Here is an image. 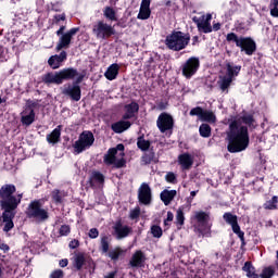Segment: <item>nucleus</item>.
Instances as JSON below:
<instances>
[{
    "instance_id": "30",
    "label": "nucleus",
    "mask_w": 278,
    "mask_h": 278,
    "mask_svg": "<svg viewBox=\"0 0 278 278\" xmlns=\"http://www.w3.org/2000/svg\"><path fill=\"white\" fill-rule=\"evenodd\" d=\"M112 242V239L108 235H103L100 238V247L99 251L102 255H106L110 252V243Z\"/></svg>"
},
{
    "instance_id": "37",
    "label": "nucleus",
    "mask_w": 278,
    "mask_h": 278,
    "mask_svg": "<svg viewBox=\"0 0 278 278\" xmlns=\"http://www.w3.org/2000/svg\"><path fill=\"white\" fill-rule=\"evenodd\" d=\"M263 207L264 210H277L278 207V197L277 195H274L270 200L266 201L264 204H263Z\"/></svg>"
},
{
    "instance_id": "46",
    "label": "nucleus",
    "mask_w": 278,
    "mask_h": 278,
    "mask_svg": "<svg viewBox=\"0 0 278 278\" xmlns=\"http://www.w3.org/2000/svg\"><path fill=\"white\" fill-rule=\"evenodd\" d=\"M151 233H152L153 238H162L164 232L162 230V227H160L157 225H153V226H151Z\"/></svg>"
},
{
    "instance_id": "63",
    "label": "nucleus",
    "mask_w": 278,
    "mask_h": 278,
    "mask_svg": "<svg viewBox=\"0 0 278 278\" xmlns=\"http://www.w3.org/2000/svg\"><path fill=\"white\" fill-rule=\"evenodd\" d=\"M270 16H274V18H278V7H274L270 9Z\"/></svg>"
},
{
    "instance_id": "50",
    "label": "nucleus",
    "mask_w": 278,
    "mask_h": 278,
    "mask_svg": "<svg viewBox=\"0 0 278 278\" xmlns=\"http://www.w3.org/2000/svg\"><path fill=\"white\" fill-rule=\"evenodd\" d=\"M129 218L130 220H138V218H140V206H136L130 211Z\"/></svg>"
},
{
    "instance_id": "26",
    "label": "nucleus",
    "mask_w": 278,
    "mask_h": 278,
    "mask_svg": "<svg viewBox=\"0 0 278 278\" xmlns=\"http://www.w3.org/2000/svg\"><path fill=\"white\" fill-rule=\"evenodd\" d=\"M118 71H121L118 63H113L108 67L106 72L104 73V77L109 79V81H114V79L118 77Z\"/></svg>"
},
{
    "instance_id": "62",
    "label": "nucleus",
    "mask_w": 278,
    "mask_h": 278,
    "mask_svg": "<svg viewBox=\"0 0 278 278\" xmlns=\"http://www.w3.org/2000/svg\"><path fill=\"white\" fill-rule=\"evenodd\" d=\"M52 11L53 12H62V4H60L58 2L52 4Z\"/></svg>"
},
{
    "instance_id": "19",
    "label": "nucleus",
    "mask_w": 278,
    "mask_h": 278,
    "mask_svg": "<svg viewBox=\"0 0 278 278\" xmlns=\"http://www.w3.org/2000/svg\"><path fill=\"white\" fill-rule=\"evenodd\" d=\"M146 262L147 255L144 254V252H142V250H137L129 261V266L131 268H144Z\"/></svg>"
},
{
    "instance_id": "12",
    "label": "nucleus",
    "mask_w": 278,
    "mask_h": 278,
    "mask_svg": "<svg viewBox=\"0 0 278 278\" xmlns=\"http://www.w3.org/2000/svg\"><path fill=\"white\" fill-rule=\"evenodd\" d=\"M79 33V27H73L70 30L65 31L64 35L59 36L56 42L55 51L60 52L64 49H71V42H73V37Z\"/></svg>"
},
{
    "instance_id": "43",
    "label": "nucleus",
    "mask_w": 278,
    "mask_h": 278,
    "mask_svg": "<svg viewBox=\"0 0 278 278\" xmlns=\"http://www.w3.org/2000/svg\"><path fill=\"white\" fill-rule=\"evenodd\" d=\"M137 18H139V21H148V18H151V9L140 7Z\"/></svg>"
},
{
    "instance_id": "28",
    "label": "nucleus",
    "mask_w": 278,
    "mask_h": 278,
    "mask_svg": "<svg viewBox=\"0 0 278 278\" xmlns=\"http://www.w3.org/2000/svg\"><path fill=\"white\" fill-rule=\"evenodd\" d=\"M161 201L164 202V205H170V202L177 197V190L164 189L161 192Z\"/></svg>"
},
{
    "instance_id": "39",
    "label": "nucleus",
    "mask_w": 278,
    "mask_h": 278,
    "mask_svg": "<svg viewBox=\"0 0 278 278\" xmlns=\"http://www.w3.org/2000/svg\"><path fill=\"white\" fill-rule=\"evenodd\" d=\"M125 110L126 112H128V114H132L136 116V114L140 112V104H138V102L136 101H132L131 103L125 105Z\"/></svg>"
},
{
    "instance_id": "21",
    "label": "nucleus",
    "mask_w": 278,
    "mask_h": 278,
    "mask_svg": "<svg viewBox=\"0 0 278 278\" xmlns=\"http://www.w3.org/2000/svg\"><path fill=\"white\" fill-rule=\"evenodd\" d=\"M159 162L160 157L155 155V150L153 148L146 151L140 159L141 166H149V164H157Z\"/></svg>"
},
{
    "instance_id": "55",
    "label": "nucleus",
    "mask_w": 278,
    "mask_h": 278,
    "mask_svg": "<svg viewBox=\"0 0 278 278\" xmlns=\"http://www.w3.org/2000/svg\"><path fill=\"white\" fill-rule=\"evenodd\" d=\"M86 77V72H83L81 74L77 75V78L75 79V81H73L74 85L79 86V84H81V81H84V78Z\"/></svg>"
},
{
    "instance_id": "32",
    "label": "nucleus",
    "mask_w": 278,
    "mask_h": 278,
    "mask_svg": "<svg viewBox=\"0 0 278 278\" xmlns=\"http://www.w3.org/2000/svg\"><path fill=\"white\" fill-rule=\"evenodd\" d=\"M103 162L106 166H112L116 162V150L110 148L104 154Z\"/></svg>"
},
{
    "instance_id": "2",
    "label": "nucleus",
    "mask_w": 278,
    "mask_h": 278,
    "mask_svg": "<svg viewBox=\"0 0 278 278\" xmlns=\"http://www.w3.org/2000/svg\"><path fill=\"white\" fill-rule=\"evenodd\" d=\"M226 140L227 151L229 153H242V151H247L251 142L249 127L242 125L241 121L233 119L228 125Z\"/></svg>"
},
{
    "instance_id": "64",
    "label": "nucleus",
    "mask_w": 278,
    "mask_h": 278,
    "mask_svg": "<svg viewBox=\"0 0 278 278\" xmlns=\"http://www.w3.org/2000/svg\"><path fill=\"white\" fill-rule=\"evenodd\" d=\"M0 250L3 251V253H8L10 251V245L8 243L0 244Z\"/></svg>"
},
{
    "instance_id": "16",
    "label": "nucleus",
    "mask_w": 278,
    "mask_h": 278,
    "mask_svg": "<svg viewBox=\"0 0 278 278\" xmlns=\"http://www.w3.org/2000/svg\"><path fill=\"white\" fill-rule=\"evenodd\" d=\"M192 21L197 24L198 31L212 34V14L202 15L201 17L193 16Z\"/></svg>"
},
{
    "instance_id": "31",
    "label": "nucleus",
    "mask_w": 278,
    "mask_h": 278,
    "mask_svg": "<svg viewBox=\"0 0 278 278\" xmlns=\"http://www.w3.org/2000/svg\"><path fill=\"white\" fill-rule=\"evenodd\" d=\"M106 257H110L112 262H118L122 255H125V251L121 247H116L113 250H109V253L105 254Z\"/></svg>"
},
{
    "instance_id": "10",
    "label": "nucleus",
    "mask_w": 278,
    "mask_h": 278,
    "mask_svg": "<svg viewBox=\"0 0 278 278\" xmlns=\"http://www.w3.org/2000/svg\"><path fill=\"white\" fill-rule=\"evenodd\" d=\"M223 219L227 225H230L232 229V233H235L240 242L241 247H247V240L244 239V231L240 228V224H238V215H233L231 212H226L223 215Z\"/></svg>"
},
{
    "instance_id": "8",
    "label": "nucleus",
    "mask_w": 278,
    "mask_h": 278,
    "mask_svg": "<svg viewBox=\"0 0 278 278\" xmlns=\"http://www.w3.org/2000/svg\"><path fill=\"white\" fill-rule=\"evenodd\" d=\"M92 144H94V134L90 130H85L73 144L74 153L79 155V153H84L86 149H90Z\"/></svg>"
},
{
    "instance_id": "54",
    "label": "nucleus",
    "mask_w": 278,
    "mask_h": 278,
    "mask_svg": "<svg viewBox=\"0 0 278 278\" xmlns=\"http://www.w3.org/2000/svg\"><path fill=\"white\" fill-rule=\"evenodd\" d=\"M89 238H91V240H94L97 238H99V229L97 228H91L89 230V233H88Z\"/></svg>"
},
{
    "instance_id": "52",
    "label": "nucleus",
    "mask_w": 278,
    "mask_h": 278,
    "mask_svg": "<svg viewBox=\"0 0 278 278\" xmlns=\"http://www.w3.org/2000/svg\"><path fill=\"white\" fill-rule=\"evenodd\" d=\"M165 180L167 181V184H175L177 181V176L175 175V173L169 172L166 174Z\"/></svg>"
},
{
    "instance_id": "22",
    "label": "nucleus",
    "mask_w": 278,
    "mask_h": 278,
    "mask_svg": "<svg viewBox=\"0 0 278 278\" xmlns=\"http://www.w3.org/2000/svg\"><path fill=\"white\" fill-rule=\"evenodd\" d=\"M178 164L181 166L182 170H190L194 164V157L192 154L185 152L178 155Z\"/></svg>"
},
{
    "instance_id": "4",
    "label": "nucleus",
    "mask_w": 278,
    "mask_h": 278,
    "mask_svg": "<svg viewBox=\"0 0 278 278\" xmlns=\"http://www.w3.org/2000/svg\"><path fill=\"white\" fill-rule=\"evenodd\" d=\"M25 214L27 218H33L37 223H45L49 220V207L45 206V199H36L30 201Z\"/></svg>"
},
{
    "instance_id": "23",
    "label": "nucleus",
    "mask_w": 278,
    "mask_h": 278,
    "mask_svg": "<svg viewBox=\"0 0 278 278\" xmlns=\"http://www.w3.org/2000/svg\"><path fill=\"white\" fill-rule=\"evenodd\" d=\"M62 138V125L56 126L46 139L49 144H58Z\"/></svg>"
},
{
    "instance_id": "57",
    "label": "nucleus",
    "mask_w": 278,
    "mask_h": 278,
    "mask_svg": "<svg viewBox=\"0 0 278 278\" xmlns=\"http://www.w3.org/2000/svg\"><path fill=\"white\" fill-rule=\"evenodd\" d=\"M111 149L116 150V155L118 154V151L122 152V155H125V144H123V143H119L115 148H111Z\"/></svg>"
},
{
    "instance_id": "45",
    "label": "nucleus",
    "mask_w": 278,
    "mask_h": 278,
    "mask_svg": "<svg viewBox=\"0 0 278 278\" xmlns=\"http://www.w3.org/2000/svg\"><path fill=\"white\" fill-rule=\"evenodd\" d=\"M241 121L244 125H248V127H253V124L255 123V117H253V114L243 115L241 117Z\"/></svg>"
},
{
    "instance_id": "35",
    "label": "nucleus",
    "mask_w": 278,
    "mask_h": 278,
    "mask_svg": "<svg viewBox=\"0 0 278 278\" xmlns=\"http://www.w3.org/2000/svg\"><path fill=\"white\" fill-rule=\"evenodd\" d=\"M103 16L111 22L118 21V17L116 16V11L112 7H105L103 10Z\"/></svg>"
},
{
    "instance_id": "6",
    "label": "nucleus",
    "mask_w": 278,
    "mask_h": 278,
    "mask_svg": "<svg viewBox=\"0 0 278 278\" xmlns=\"http://www.w3.org/2000/svg\"><path fill=\"white\" fill-rule=\"evenodd\" d=\"M228 42H235L245 55H253L257 51V43L251 37L238 36L236 33H228L226 35Z\"/></svg>"
},
{
    "instance_id": "9",
    "label": "nucleus",
    "mask_w": 278,
    "mask_h": 278,
    "mask_svg": "<svg viewBox=\"0 0 278 278\" xmlns=\"http://www.w3.org/2000/svg\"><path fill=\"white\" fill-rule=\"evenodd\" d=\"M92 34H94L96 38L99 40H110L112 36H116V29L104 21H98L97 24L93 25Z\"/></svg>"
},
{
    "instance_id": "47",
    "label": "nucleus",
    "mask_w": 278,
    "mask_h": 278,
    "mask_svg": "<svg viewBox=\"0 0 278 278\" xmlns=\"http://www.w3.org/2000/svg\"><path fill=\"white\" fill-rule=\"evenodd\" d=\"M64 21H66V13L55 14V15H53L52 24L60 25V23H62Z\"/></svg>"
},
{
    "instance_id": "42",
    "label": "nucleus",
    "mask_w": 278,
    "mask_h": 278,
    "mask_svg": "<svg viewBox=\"0 0 278 278\" xmlns=\"http://www.w3.org/2000/svg\"><path fill=\"white\" fill-rule=\"evenodd\" d=\"M186 223V216L184 215V208L179 207L176 213V225L178 227H184Z\"/></svg>"
},
{
    "instance_id": "25",
    "label": "nucleus",
    "mask_w": 278,
    "mask_h": 278,
    "mask_svg": "<svg viewBox=\"0 0 278 278\" xmlns=\"http://www.w3.org/2000/svg\"><path fill=\"white\" fill-rule=\"evenodd\" d=\"M88 184L90 188H94V184H105V176L99 170H93L89 177Z\"/></svg>"
},
{
    "instance_id": "40",
    "label": "nucleus",
    "mask_w": 278,
    "mask_h": 278,
    "mask_svg": "<svg viewBox=\"0 0 278 278\" xmlns=\"http://www.w3.org/2000/svg\"><path fill=\"white\" fill-rule=\"evenodd\" d=\"M258 277L260 278H273V277H275V267H273V266L264 267L262 273L258 274Z\"/></svg>"
},
{
    "instance_id": "15",
    "label": "nucleus",
    "mask_w": 278,
    "mask_h": 278,
    "mask_svg": "<svg viewBox=\"0 0 278 278\" xmlns=\"http://www.w3.org/2000/svg\"><path fill=\"white\" fill-rule=\"evenodd\" d=\"M62 94L68 97L71 101H81V86L68 83L63 86Z\"/></svg>"
},
{
    "instance_id": "53",
    "label": "nucleus",
    "mask_w": 278,
    "mask_h": 278,
    "mask_svg": "<svg viewBox=\"0 0 278 278\" xmlns=\"http://www.w3.org/2000/svg\"><path fill=\"white\" fill-rule=\"evenodd\" d=\"M49 278H64V270L55 269L50 274Z\"/></svg>"
},
{
    "instance_id": "11",
    "label": "nucleus",
    "mask_w": 278,
    "mask_h": 278,
    "mask_svg": "<svg viewBox=\"0 0 278 278\" xmlns=\"http://www.w3.org/2000/svg\"><path fill=\"white\" fill-rule=\"evenodd\" d=\"M200 66H201V61H199V58L197 56L189 58L181 65L184 77H186V79H191L192 77H194V75H197V71H199Z\"/></svg>"
},
{
    "instance_id": "60",
    "label": "nucleus",
    "mask_w": 278,
    "mask_h": 278,
    "mask_svg": "<svg viewBox=\"0 0 278 278\" xmlns=\"http://www.w3.org/2000/svg\"><path fill=\"white\" fill-rule=\"evenodd\" d=\"M140 8L151 9V0H142Z\"/></svg>"
},
{
    "instance_id": "33",
    "label": "nucleus",
    "mask_w": 278,
    "mask_h": 278,
    "mask_svg": "<svg viewBox=\"0 0 278 278\" xmlns=\"http://www.w3.org/2000/svg\"><path fill=\"white\" fill-rule=\"evenodd\" d=\"M27 115H22L21 123L22 125H25L26 127H29V125L34 124V121H36V111L30 110L27 111Z\"/></svg>"
},
{
    "instance_id": "58",
    "label": "nucleus",
    "mask_w": 278,
    "mask_h": 278,
    "mask_svg": "<svg viewBox=\"0 0 278 278\" xmlns=\"http://www.w3.org/2000/svg\"><path fill=\"white\" fill-rule=\"evenodd\" d=\"M70 249H79V240L77 239H73L70 244H68Z\"/></svg>"
},
{
    "instance_id": "27",
    "label": "nucleus",
    "mask_w": 278,
    "mask_h": 278,
    "mask_svg": "<svg viewBox=\"0 0 278 278\" xmlns=\"http://www.w3.org/2000/svg\"><path fill=\"white\" fill-rule=\"evenodd\" d=\"M240 71H242V66L235 65L231 62L226 63V77L233 79V77H238V75H240Z\"/></svg>"
},
{
    "instance_id": "14",
    "label": "nucleus",
    "mask_w": 278,
    "mask_h": 278,
    "mask_svg": "<svg viewBox=\"0 0 278 278\" xmlns=\"http://www.w3.org/2000/svg\"><path fill=\"white\" fill-rule=\"evenodd\" d=\"M134 229L128 225H123V219H117L113 225V236L116 240H124L132 233Z\"/></svg>"
},
{
    "instance_id": "59",
    "label": "nucleus",
    "mask_w": 278,
    "mask_h": 278,
    "mask_svg": "<svg viewBox=\"0 0 278 278\" xmlns=\"http://www.w3.org/2000/svg\"><path fill=\"white\" fill-rule=\"evenodd\" d=\"M66 25H61L60 28L55 31L56 36H63L65 35L66 33Z\"/></svg>"
},
{
    "instance_id": "18",
    "label": "nucleus",
    "mask_w": 278,
    "mask_h": 278,
    "mask_svg": "<svg viewBox=\"0 0 278 278\" xmlns=\"http://www.w3.org/2000/svg\"><path fill=\"white\" fill-rule=\"evenodd\" d=\"M193 220L198 223L200 233H203L205 229H210V213L205 211H197Z\"/></svg>"
},
{
    "instance_id": "41",
    "label": "nucleus",
    "mask_w": 278,
    "mask_h": 278,
    "mask_svg": "<svg viewBox=\"0 0 278 278\" xmlns=\"http://www.w3.org/2000/svg\"><path fill=\"white\" fill-rule=\"evenodd\" d=\"M51 197L55 205H61V203H64L63 195L60 189H54L51 193Z\"/></svg>"
},
{
    "instance_id": "5",
    "label": "nucleus",
    "mask_w": 278,
    "mask_h": 278,
    "mask_svg": "<svg viewBox=\"0 0 278 278\" xmlns=\"http://www.w3.org/2000/svg\"><path fill=\"white\" fill-rule=\"evenodd\" d=\"M189 45V33H184L181 30H173L165 38V47H167L169 51H184V49H186V47H188Z\"/></svg>"
},
{
    "instance_id": "61",
    "label": "nucleus",
    "mask_w": 278,
    "mask_h": 278,
    "mask_svg": "<svg viewBox=\"0 0 278 278\" xmlns=\"http://www.w3.org/2000/svg\"><path fill=\"white\" fill-rule=\"evenodd\" d=\"M59 266L61 268H66V266H68V258H62L60 262H59Z\"/></svg>"
},
{
    "instance_id": "56",
    "label": "nucleus",
    "mask_w": 278,
    "mask_h": 278,
    "mask_svg": "<svg viewBox=\"0 0 278 278\" xmlns=\"http://www.w3.org/2000/svg\"><path fill=\"white\" fill-rule=\"evenodd\" d=\"M34 108H38V102L29 101L25 109V114H27V112H31Z\"/></svg>"
},
{
    "instance_id": "48",
    "label": "nucleus",
    "mask_w": 278,
    "mask_h": 278,
    "mask_svg": "<svg viewBox=\"0 0 278 278\" xmlns=\"http://www.w3.org/2000/svg\"><path fill=\"white\" fill-rule=\"evenodd\" d=\"M204 111L205 110H203V108L195 106V108L190 110L189 114H190V116H198L201 119V117L203 116Z\"/></svg>"
},
{
    "instance_id": "24",
    "label": "nucleus",
    "mask_w": 278,
    "mask_h": 278,
    "mask_svg": "<svg viewBox=\"0 0 278 278\" xmlns=\"http://www.w3.org/2000/svg\"><path fill=\"white\" fill-rule=\"evenodd\" d=\"M129 127H131V122L129 121H118L111 125V129L114 134H123V131H127Z\"/></svg>"
},
{
    "instance_id": "49",
    "label": "nucleus",
    "mask_w": 278,
    "mask_h": 278,
    "mask_svg": "<svg viewBox=\"0 0 278 278\" xmlns=\"http://www.w3.org/2000/svg\"><path fill=\"white\" fill-rule=\"evenodd\" d=\"M113 168H126L127 167V160L124 157L115 159V163L112 164Z\"/></svg>"
},
{
    "instance_id": "36",
    "label": "nucleus",
    "mask_w": 278,
    "mask_h": 278,
    "mask_svg": "<svg viewBox=\"0 0 278 278\" xmlns=\"http://www.w3.org/2000/svg\"><path fill=\"white\" fill-rule=\"evenodd\" d=\"M200 121H202V123H216V115L212 111L204 110Z\"/></svg>"
},
{
    "instance_id": "3",
    "label": "nucleus",
    "mask_w": 278,
    "mask_h": 278,
    "mask_svg": "<svg viewBox=\"0 0 278 278\" xmlns=\"http://www.w3.org/2000/svg\"><path fill=\"white\" fill-rule=\"evenodd\" d=\"M79 75L77 68L74 67H65L59 72H48L41 77V81L46 86H62L64 81H71L75 79Z\"/></svg>"
},
{
    "instance_id": "20",
    "label": "nucleus",
    "mask_w": 278,
    "mask_h": 278,
    "mask_svg": "<svg viewBox=\"0 0 278 278\" xmlns=\"http://www.w3.org/2000/svg\"><path fill=\"white\" fill-rule=\"evenodd\" d=\"M67 53L66 51L62 50L60 54L51 55L48 60V64L50 68L53 71H58L62 66V62H66Z\"/></svg>"
},
{
    "instance_id": "7",
    "label": "nucleus",
    "mask_w": 278,
    "mask_h": 278,
    "mask_svg": "<svg viewBox=\"0 0 278 278\" xmlns=\"http://www.w3.org/2000/svg\"><path fill=\"white\" fill-rule=\"evenodd\" d=\"M73 268L77 271L85 268L86 270H89V273H94L97 263H94V260H92L91 256H86V253L78 252L74 256Z\"/></svg>"
},
{
    "instance_id": "29",
    "label": "nucleus",
    "mask_w": 278,
    "mask_h": 278,
    "mask_svg": "<svg viewBox=\"0 0 278 278\" xmlns=\"http://www.w3.org/2000/svg\"><path fill=\"white\" fill-rule=\"evenodd\" d=\"M242 270L243 273H245V276L248 278H260V274H257V270L255 269V266H253V263L251 261L244 263Z\"/></svg>"
},
{
    "instance_id": "38",
    "label": "nucleus",
    "mask_w": 278,
    "mask_h": 278,
    "mask_svg": "<svg viewBox=\"0 0 278 278\" xmlns=\"http://www.w3.org/2000/svg\"><path fill=\"white\" fill-rule=\"evenodd\" d=\"M201 138H210L212 136V127L208 124H202L199 128Z\"/></svg>"
},
{
    "instance_id": "1",
    "label": "nucleus",
    "mask_w": 278,
    "mask_h": 278,
    "mask_svg": "<svg viewBox=\"0 0 278 278\" xmlns=\"http://www.w3.org/2000/svg\"><path fill=\"white\" fill-rule=\"evenodd\" d=\"M23 201V193L16 194V186L14 184H4L0 188V207L2 210L3 231L8 233L14 227V218L16 210Z\"/></svg>"
},
{
    "instance_id": "17",
    "label": "nucleus",
    "mask_w": 278,
    "mask_h": 278,
    "mask_svg": "<svg viewBox=\"0 0 278 278\" xmlns=\"http://www.w3.org/2000/svg\"><path fill=\"white\" fill-rule=\"evenodd\" d=\"M138 200L141 205H151L153 195L151 193V187L147 182H142L138 190Z\"/></svg>"
},
{
    "instance_id": "34",
    "label": "nucleus",
    "mask_w": 278,
    "mask_h": 278,
    "mask_svg": "<svg viewBox=\"0 0 278 278\" xmlns=\"http://www.w3.org/2000/svg\"><path fill=\"white\" fill-rule=\"evenodd\" d=\"M137 147L140 149V151H150L151 149V141L144 139V135L139 136L137 138Z\"/></svg>"
},
{
    "instance_id": "13",
    "label": "nucleus",
    "mask_w": 278,
    "mask_h": 278,
    "mask_svg": "<svg viewBox=\"0 0 278 278\" xmlns=\"http://www.w3.org/2000/svg\"><path fill=\"white\" fill-rule=\"evenodd\" d=\"M156 126L161 134H166V131H170V129L175 127V119L173 118V115L163 112L157 117Z\"/></svg>"
},
{
    "instance_id": "51",
    "label": "nucleus",
    "mask_w": 278,
    "mask_h": 278,
    "mask_svg": "<svg viewBox=\"0 0 278 278\" xmlns=\"http://www.w3.org/2000/svg\"><path fill=\"white\" fill-rule=\"evenodd\" d=\"M71 233V226L70 225H62L59 229L60 236H68Z\"/></svg>"
},
{
    "instance_id": "44",
    "label": "nucleus",
    "mask_w": 278,
    "mask_h": 278,
    "mask_svg": "<svg viewBox=\"0 0 278 278\" xmlns=\"http://www.w3.org/2000/svg\"><path fill=\"white\" fill-rule=\"evenodd\" d=\"M232 81H233V78H231L229 76H224L219 84L220 90H223V92H225V90H228L229 86H231Z\"/></svg>"
}]
</instances>
